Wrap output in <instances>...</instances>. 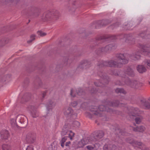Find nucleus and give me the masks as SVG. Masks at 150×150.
<instances>
[{
	"label": "nucleus",
	"instance_id": "obj_1",
	"mask_svg": "<svg viewBox=\"0 0 150 150\" xmlns=\"http://www.w3.org/2000/svg\"><path fill=\"white\" fill-rule=\"evenodd\" d=\"M141 50H138L130 55L126 54H119L116 56L117 59V62L121 67L122 64H125L128 63L129 60L128 57H129L131 59L134 60H139L141 57Z\"/></svg>",
	"mask_w": 150,
	"mask_h": 150
},
{
	"label": "nucleus",
	"instance_id": "obj_2",
	"mask_svg": "<svg viewBox=\"0 0 150 150\" xmlns=\"http://www.w3.org/2000/svg\"><path fill=\"white\" fill-rule=\"evenodd\" d=\"M127 81L124 82H119L118 83H116V84L119 85H124L125 84L129 86L134 89H139L142 86L143 84L140 82L135 80L131 81L129 78H127Z\"/></svg>",
	"mask_w": 150,
	"mask_h": 150
},
{
	"label": "nucleus",
	"instance_id": "obj_3",
	"mask_svg": "<svg viewBox=\"0 0 150 150\" xmlns=\"http://www.w3.org/2000/svg\"><path fill=\"white\" fill-rule=\"evenodd\" d=\"M115 75H119L122 77V81L124 82L127 81V78H129L127 76L133 77L135 75V73L133 69L129 67H128L124 70V73L119 72V74H115Z\"/></svg>",
	"mask_w": 150,
	"mask_h": 150
},
{
	"label": "nucleus",
	"instance_id": "obj_4",
	"mask_svg": "<svg viewBox=\"0 0 150 150\" xmlns=\"http://www.w3.org/2000/svg\"><path fill=\"white\" fill-rule=\"evenodd\" d=\"M59 15L58 11L55 13H52L50 12H47L44 13L42 16V19L44 21L55 20L57 19Z\"/></svg>",
	"mask_w": 150,
	"mask_h": 150
},
{
	"label": "nucleus",
	"instance_id": "obj_5",
	"mask_svg": "<svg viewBox=\"0 0 150 150\" xmlns=\"http://www.w3.org/2000/svg\"><path fill=\"white\" fill-rule=\"evenodd\" d=\"M91 111L92 112V114L94 115H96L98 117H101L102 116L103 111L104 110L106 111L107 112H111L112 110L108 107H105L103 105H100L99 106L98 109L97 110L91 109Z\"/></svg>",
	"mask_w": 150,
	"mask_h": 150
},
{
	"label": "nucleus",
	"instance_id": "obj_6",
	"mask_svg": "<svg viewBox=\"0 0 150 150\" xmlns=\"http://www.w3.org/2000/svg\"><path fill=\"white\" fill-rule=\"evenodd\" d=\"M104 136V133L103 131H99L94 132L92 136L88 137L91 143L99 141Z\"/></svg>",
	"mask_w": 150,
	"mask_h": 150
},
{
	"label": "nucleus",
	"instance_id": "obj_7",
	"mask_svg": "<svg viewBox=\"0 0 150 150\" xmlns=\"http://www.w3.org/2000/svg\"><path fill=\"white\" fill-rule=\"evenodd\" d=\"M126 141L130 144H132L135 148L137 147L143 150H145L146 149V145L142 142L134 141L131 138L127 139Z\"/></svg>",
	"mask_w": 150,
	"mask_h": 150
},
{
	"label": "nucleus",
	"instance_id": "obj_8",
	"mask_svg": "<svg viewBox=\"0 0 150 150\" xmlns=\"http://www.w3.org/2000/svg\"><path fill=\"white\" fill-rule=\"evenodd\" d=\"M98 66L100 67L108 66L113 67H120L117 62H116L113 60H111L108 62L102 61L100 64H98Z\"/></svg>",
	"mask_w": 150,
	"mask_h": 150
},
{
	"label": "nucleus",
	"instance_id": "obj_9",
	"mask_svg": "<svg viewBox=\"0 0 150 150\" xmlns=\"http://www.w3.org/2000/svg\"><path fill=\"white\" fill-rule=\"evenodd\" d=\"M116 46L114 44H109L106 45L105 47H103L102 48L99 49L100 52H109L110 51L113 50L116 48Z\"/></svg>",
	"mask_w": 150,
	"mask_h": 150
},
{
	"label": "nucleus",
	"instance_id": "obj_10",
	"mask_svg": "<svg viewBox=\"0 0 150 150\" xmlns=\"http://www.w3.org/2000/svg\"><path fill=\"white\" fill-rule=\"evenodd\" d=\"M28 110L30 112L33 117H36L39 116L38 111L33 106L30 105L28 107Z\"/></svg>",
	"mask_w": 150,
	"mask_h": 150
},
{
	"label": "nucleus",
	"instance_id": "obj_11",
	"mask_svg": "<svg viewBox=\"0 0 150 150\" xmlns=\"http://www.w3.org/2000/svg\"><path fill=\"white\" fill-rule=\"evenodd\" d=\"M139 47L142 50L143 53L148 54L150 57V47L147 45H144L142 44H139Z\"/></svg>",
	"mask_w": 150,
	"mask_h": 150
},
{
	"label": "nucleus",
	"instance_id": "obj_12",
	"mask_svg": "<svg viewBox=\"0 0 150 150\" xmlns=\"http://www.w3.org/2000/svg\"><path fill=\"white\" fill-rule=\"evenodd\" d=\"M56 103L53 100L49 101L47 103V108L48 111L47 114L52 113V109L55 106Z\"/></svg>",
	"mask_w": 150,
	"mask_h": 150
},
{
	"label": "nucleus",
	"instance_id": "obj_13",
	"mask_svg": "<svg viewBox=\"0 0 150 150\" xmlns=\"http://www.w3.org/2000/svg\"><path fill=\"white\" fill-rule=\"evenodd\" d=\"M89 143H91L89 137L85 138L81 140L78 143V146L79 148L83 147L85 145Z\"/></svg>",
	"mask_w": 150,
	"mask_h": 150
},
{
	"label": "nucleus",
	"instance_id": "obj_14",
	"mask_svg": "<svg viewBox=\"0 0 150 150\" xmlns=\"http://www.w3.org/2000/svg\"><path fill=\"white\" fill-rule=\"evenodd\" d=\"M35 140V137L31 133L28 134L26 137V140L29 143H33Z\"/></svg>",
	"mask_w": 150,
	"mask_h": 150
},
{
	"label": "nucleus",
	"instance_id": "obj_15",
	"mask_svg": "<svg viewBox=\"0 0 150 150\" xmlns=\"http://www.w3.org/2000/svg\"><path fill=\"white\" fill-rule=\"evenodd\" d=\"M26 117L24 115H18L16 118V120L21 124L26 123Z\"/></svg>",
	"mask_w": 150,
	"mask_h": 150
},
{
	"label": "nucleus",
	"instance_id": "obj_16",
	"mask_svg": "<svg viewBox=\"0 0 150 150\" xmlns=\"http://www.w3.org/2000/svg\"><path fill=\"white\" fill-rule=\"evenodd\" d=\"M66 134L68 135L70 139L72 140V138L74 136V134L71 131H69L66 132V130L63 129L61 132V135L62 136H64Z\"/></svg>",
	"mask_w": 150,
	"mask_h": 150
},
{
	"label": "nucleus",
	"instance_id": "obj_17",
	"mask_svg": "<svg viewBox=\"0 0 150 150\" xmlns=\"http://www.w3.org/2000/svg\"><path fill=\"white\" fill-rule=\"evenodd\" d=\"M142 105L146 109L150 110V103L146 100L143 99L141 101Z\"/></svg>",
	"mask_w": 150,
	"mask_h": 150
},
{
	"label": "nucleus",
	"instance_id": "obj_18",
	"mask_svg": "<svg viewBox=\"0 0 150 150\" xmlns=\"http://www.w3.org/2000/svg\"><path fill=\"white\" fill-rule=\"evenodd\" d=\"M0 134L1 138L3 139H6L9 136L8 131L6 130L1 131Z\"/></svg>",
	"mask_w": 150,
	"mask_h": 150
},
{
	"label": "nucleus",
	"instance_id": "obj_19",
	"mask_svg": "<svg viewBox=\"0 0 150 150\" xmlns=\"http://www.w3.org/2000/svg\"><path fill=\"white\" fill-rule=\"evenodd\" d=\"M131 110V111L129 113L130 116H135L139 114V110L138 108H132Z\"/></svg>",
	"mask_w": 150,
	"mask_h": 150
},
{
	"label": "nucleus",
	"instance_id": "obj_20",
	"mask_svg": "<svg viewBox=\"0 0 150 150\" xmlns=\"http://www.w3.org/2000/svg\"><path fill=\"white\" fill-rule=\"evenodd\" d=\"M73 112V110L70 107L66 108L64 110V114L66 116L71 115L72 114Z\"/></svg>",
	"mask_w": 150,
	"mask_h": 150
},
{
	"label": "nucleus",
	"instance_id": "obj_21",
	"mask_svg": "<svg viewBox=\"0 0 150 150\" xmlns=\"http://www.w3.org/2000/svg\"><path fill=\"white\" fill-rule=\"evenodd\" d=\"M108 105L113 107L120 106V104L118 101L114 100L112 101H109L107 102Z\"/></svg>",
	"mask_w": 150,
	"mask_h": 150
},
{
	"label": "nucleus",
	"instance_id": "obj_22",
	"mask_svg": "<svg viewBox=\"0 0 150 150\" xmlns=\"http://www.w3.org/2000/svg\"><path fill=\"white\" fill-rule=\"evenodd\" d=\"M145 129V128L143 126H140L136 128H133V130L135 132H143Z\"/></svg>",
	"mask_w": 150,
	"mask_h": 150
},
{
	"label": "nucleus",
	"instance_id": "obj_23",
	"mask_svg": "<svg viewBox=\"0 0 150 150\" xmlns=\"http://www.w3.org/2000/svg\"><path fill=\"white\" fill-rule=\"evenodd\" d=\"M137 69L138 71L140 73H143L146 71L145 67L143 65H139L137 67Z\"/></svg>",
	"mask_w": 150,
	"mask_h": 150
},
{
	"label": "nucleus",
	"instance_id": "obj_24",
	"mask_svg": "<svg viewBox=\"0 0 150 150\" xmlns=\"http://www.w3.org/2000/svg\"><path fill=\"white\" fill-rule=\"evenodd\" d=\"M115 91L117 93H120L125 94L126 93V91L122 88H117Z\"/></svg>",
	"mask_w": 150,
	"mask_h": 150
},
{
	"label": "nucleus",
	"instance_id": "obj_25",
	"mask_svg": "<svg viewBox=\"0 0 150 150\" xmlns=\"http://www.w3.org/2000/svg\"><path fill=\"white\" fill-rule=\"evenodd\" d=\"M81 104V102L79 101L78 102L77 101H74L71 102V105L73 107H74L77 105H80Z\"/></svg>",
	"mask_w": 150,
	"mask_h": 150
},
{
	"label": "nucleus",
	"instance_id": "obj_26",
	"mask_svg": "<svg viewBox=\"0 0 150 150\" xmlns=\"http://www.w3.org/2000/svg\"><path fill=\"white\" fill-rule=\"evenodd\" d=\"M87 64V61H83L81 62L78 67L81 68H83L84 66H86Z\"/></svg>",
	"mask_w": 150,
	"mask_h": 150
},
{
	"label": "nucleus",
	"instance_id": "obj_27",
	"mask_svg": "<svg viewBox=\"0 0 150 150\" xmlns=\"http://www.w3.org/2000/svg\"><path fill=\"white\" fill-rule=\"evenodd\" d=\"M3 150H11V147L9 145L4 144L2 146Z\"/></svg>",
	"mask_w": 150,
	"mask_h": 150
},
{
	"label": "nucleus",
	"instance_id": "obj_28",
	"mask_svg": "<svg viewBox=\"0 0 150 150\" xmlns=\"http://www.w3.org/2000/svg\"><path fill=\"white\" fill-rule=\"evenodd\" d=\"M130 36L131 35H121L120 37L121 38L123 37L124 38H125V41L126 42H128V41L130 39Z\"/></svg>",
	"mask_w": 150,
	"mask_h": 150
},
{
	"label": "nucleus",
	"instance_id": "obj_29",
	"mask_svg": "<svg viewBox=\"0 0 150 150\" xmlns=\"http://www.w3.org/2000/svg\"><path fill=\"white\" fill-rule=\"evenodd\" d=\"M132 23L131 22H129V23H127V24H125L123 26V28L125 30H129V28L132 27Z\"/></svg>",
	"mask_w": 150,
	"mask_h": 150
},
{
	"label": "nucleus",
	"instance_id": "obj_30",
	"mask_svg": "<svg viewBox=\"0 0 150 150\" xmlns=\"http://www.w3.org/2000/svg\"><path fill=\"white\" fill-rule=\"evenodd\" d=\"M16 119L15 120V119H12L10 121V123L11 125V126L12 127H17V125L16 123Z\"/></svg>",
	"mask_w": 150,
	"mask_h": 150
},
{
	"label": "nucleus",
	"instance_id": "obj_31",
	"mask_svg": "<svg viewBox=\"0 0 150 150\" xmlns=\"http://www.w3.org/2000/svg\"><path fill=\"white\" fill-rule=\"evenodd\" d=\"M28 94L26 93L22 97H19V99L21 98V100L20 101V102H23V101H27V100H26V98H28Z\"/></svg>",
	"mask_w": 150,
	"mask_h": 150
},
{
	"label": "nucleus",
	"instance_id": "obj_32",
	"mask_svg": "<svg viewBox=\"0 0 150 150\" xmlns=\"http://www.w3.org/2000/svg\"><path fill=\"white\" fill-rule=\"evenodd\" d=\"M143 118L142 117H137L135 119V122L137 124H139L141 122Z\"/></svg>",
	"mask_w": 150,
	"mask_h": 150
},
{
	"label": "nucleus",
	"instance_id": "obj_33",
	"mask_svg": "<svg viewBox=\"0 0 150 150\" xmlns=\"http://www.w3.org/2000/svg\"><path fill=\"white\" fill-rule=\"evenodd\" d=\"M67 139V137H64L62 138L61 141V145L62 147H63L64 146V143L66 141Z\"/></svg>",
	"mask_w": 150,
	"mask_h": 150
},
{
	"label": "nucleus",
	"instance_id": "obj_34",
	"mask_svg": "<svg viewBox=\"0 0 150 150\" xmlns=\"http://www.w3.org/2000/svg\"><path fill=\"white\" fill-rule=\"evenodd\" d=\"M110 38L111 39H115V36H109L108 37H100L98 39V40H103V38L106 39L107 38Z\"/></svg>",
	"mask_w": 150,
	"mask_h": 150
},
{
	"label": "nucleus",
	"instance_id": "obj_35",
	"mask_svg": "<svg viewBox=\"0 0 150 150\" xmlns=\"http://www.w3.org/2000/svg\"><path fill=\"white\" fill-rule=\"evenodd\" d=\"M76 91L75 90L71 89V91L70 95L71 96L74 97L76 96L75 93Z\"/></svg>",
	"mask_w": 150,
	"mask_h": 150
},
{
	"label": "nucleus",
	"instance_id": "obj_36",
	"mask_svg": "<svg viewBox=\"0 0 150 150\" xmlns=\"http://www.w3.org/2000/svg\"><path fill=\"white\" fill-rule=\"evenodd\" d=\"M73 124L74 127H78L80 126V123L77 121H74V122Z\"/></svg>",
	"mask_w": 150,
	"mask_h": 150
},
{
	"label": "nucleus",
	"instance_id": "obj_37",
	"mask_svg": "<svg viewBox=\"0 0 150 150\" xmlns=\"http://www.w3.org/2000/svg\"><path fill=\"white\" fill-rule=\"evenodd\" d=\"M37 33L38 35H40L41 36H44L46 35V33L43 32L42 31H38Z\"/></svg>",
	"mask_w": 150,
	"mask_h": 150
},
{
	"label": "nucleus",
	"instance_id": "obj_38",
	"mask_svg": "<svg viewBox=\"0 0 150 150\" xmlns=\"http://www.w3.org/2000/svg\"><path fill=\"white\" fill-rule=\"evenodd\" d=\"M94 148V150H96L100 147V145L98 143H96L93 145Z\"/></svg>",
	"mask_w": 150,
	"mask_h": 150
},
{
	"label": "nucleus",
	"instance_id": "obj_39",
	"mask_svg": "<svg viewBox=\"0 0 150 150\" xmlns=\"http://www.w3.org/2000/svg\"><path fill=\"white\" fill-rule=\"evenodd\" d=\"M86 147L88 150H94V148L93 145V146L88 145L86 146Z\"/></svg>",
	"mask_w": 150,
	"mask_h": 150
},
{
	"label": "nucleus",
	"instance_id": "obj_40",
	"mask_svg": "<svg viewBox=\"0 0 150 150\" xmlns=\"http://www.w3.org/2000/svg\"><path fill=\"white\" fill-rule=\"evenodd\" d=\"M101 78H103V81H105L106 82V83L107 84L108 83V82L109 81H108V79H107L108 77H107L106 76L104 77V76H103V75H102V76H100Z\"/></svg>",
	"mask_w": 150,
	"mask_h": 150
},
{
	"label": "nucleus",
	"instance_id": "obj_41",
	"mask_svg": "<svg viewBox=\"0 0 150 150\" xmlns=\"http://www.w3.org/2000/svg\"><path fill=\"white\" fill-rule=\"evenodd\" d=\"M98 81L97 82H95L94 83V84L96 86H101V87H103V84L101 83H100L98 82V83L97 84V83L98 82Z\"/></svg>",
	"mask_w": 150,
	"mask_h": 150
},
{
	"label": "nucleus",
	"instance_id": "obj_42",
	"mask_svg": "<svg viewBox=\"0 0 150 150\" xmlns=\"http://www.w3.org/2000/svg\"><path fill=\"white\" fill-rule=\"evenodd\" d=\"M6 44V43L4 42V41H0V47H2Z\"/></svg>",
	"mask_w": 150,
	"mask_h": 150
},
{
	"label": "nucleus",
	"instance_id": "obj_43",
	"mask_svg": "<svg viewBox=\"0 0 150 150\" xmlns=\"http://www.w3.org/2000/svg\"><path fill=\"white\" fill-rule=\"evenodd\" d=\"M6 81L4 79V77L0 78V84H2L4 81Z\"/></svg>",
	"mask_w": 150,
	"mask_h": 150
},
{
	"label": "nucleus",
	"instance_id": "obj_44",
	"mask_svg": "<svg viewBox=\"0 0 150 150\" xmlns=\"http://www.w3.org/2000/svg\"><path fill=\"white\" fill-rule=\"evenodd\" d=\"M111 150H116L117 147L116 146L114 145H112V146L111 147Z\"/></svg>",
	"mask_w": 150,
	"mask_h": 150
},
{
	"label": "nucleus",
	"instance_id": "obj_45",
	"mask_svg": "<svg viewBox=\"0 0 150 150\" xmlns=\"http://www.w3.org/2000/svg\"><path fill=\"white\" fill-rule=\"evenodd\" d=\"M14 0H5L4 4H6L9 3L13 2Z\"/></svg>",
	"mask_w": 150,
	"mask_h": 150
},
{
	"label": "nucleus",
	"instance_id": "obj_46",
	"mask_svg": "<svg viewBox=\"0 0 150 150\" xmlns=\"http://www.w3.org/2000/svg\"><path fill=\"white\" fill-rule=\"evenodd\" d=\"M26 150H33V149L32 146H28L26 148Z\"/></svg>",
	"mask_w": 150,
	"mask_h": 150
},
{
	"label": "nucleus",
	"instance_id": "obj_47",
	"mask_svg": "<svg viewBox=\"0 0 150 150\" xmlns=\"http://www.w3.org/2000/svg\"><path fill=\"white\" fill-rule=\"evenodd\" d=\"M80 90H78V91H77V93L79 95H81V92H82V90L81 89H79Z\"/></svg>",
	"mask_w": 150,
	"mask_h": 150
},
{
	"label": "nucleus",
	"instance_id": "obj_48",
	"mask_svg": "<svg viewBox=\"0 0 150 150\" xmlns=\"http://www.w3.org/2000/svg\"><path fill=\"white\" fill-rule=\"evenodd\" d=\"M146 64L148 66L150 67V60H146Z\"/></svg>",
	"mask_w": 150,
	"mask_h": 150
},
{
	"label": "nucleus",
	"instance_id": "obj_49",
	"mask_svg": "<svg viewBox=\"0 0 150 150\" xmlns=\"http://www.w3.org/2000/svg\"><path fill=\"white\" fill-rule=\"evenodd\" d=\"M30 39H32V40H34L35 39V35H32L30 37Z\"/></svg>",
	"mask_w": 150,
	"mask_h": 150
},
{
	"label": "nucleus",
	"instance_id": "obj_50",
	"mask_svg": "<svg viewBox=\"0 0 150 150\" xmlns=\"http://www.w3.org/2000/svg\"><path fill=\"white\" fill-rule=\"evenodd\" d=\"M108 146L105 145L103 147V150H107L108 149Z\"/></svg>",
	"mask_w": 150,
	"mask_h": 150
},
{
	"label": "nucleus",
	"instance_id": "obj_51",
	"mask_svg": "<svg viewBox=\"0 0 150 150\" xmlns=\"http://www.w3.org/2000/svg\"><path fill=\"white\" fill-rule=\"evenodd\" d=\"M71 144V142H68L66 143V144L65 146H69V145Z\"/></svg>",
	"mask_w": 150,
	"mask_h": 150
},
{
	"label": "nucleus",
	"instance_id": "obj_52",
	"mask_svg": "<svg viewBox=\"0 0 150 150\" xmlns=\"http://www.w3.org/2000/svg\"><path fill=\"white\" fill-rule=\"evenodd\" d=\"M46 91H44V92H43V93H42V97L43 98H44V97L46 95Z\"/></svg>",
	"mask_w": 150,
	"mask_h": 150
},
{
	"label": "nucleus",
	"instance_id": "obj_53",
	"mask_svg": "<svg viewBox=\"0 0 150 150\" xmlns=\"http://www.w3.org/2000/svg\"><path fill=\"white\" fill-rule=\"evenodd\" d=\"M33 41V40H32V39H30V40H28L27 41V42L28 43H30L31 42Z\"/></svg>",
	"mask_w": 150,
	"mask_h": 150
},
{
	"label": "nucleus",
	"instance_id": "obj_54",
	"mask_svg": "<svg viewBox=\"0 0 150 150\" xmlns=\"http://www.w3.org/2000/svg\"><path fill=\"white\" fill-rule=\"evenodd\" d=\"M91 93H95L96 92V90H94V91H92V90H91Z\"/></svg>",
	"mask_w": 150,
	"mask_h": 150
},
{
	"label": "nucleus",
	"instance_id": "obj_55",
	"mask_svg": "<svg viewBox=\"0 0 150 150\" xmlns=\"http://www.w3.org/2000/svg\"><path fill=\"white\" fill-rule=\"evenodd\" d=\"M148 100L150 101V97L149 98Z\"/></svg>",
	"mask_w": 150,
	"mask_h": 150
},
{
	"label": "nucleus",
	"instance_id": "obj_56",
	"mask_svg": "<svg viewBox=\"0 0 150 150\" xmlns=\"http://www.w3.org/2000/svg\"><path fill=\"white\" fill-rule=\"evenodd\" d=\"M93 109H95V108H93Z\"/></svg>",
	"mask_w": 150,
	"mask_h": 150
},
{
	"label": "nucleus",
	"instance_id": "obj_57",
	"mask_svg": "<svg viewBox=\"0 0 150 150\" xmlns=\"http://www.w3.org/2000/svg\"><path fill=\"white\" fill-rule=\"evenodd\" d=\"M141 35V36L142 37V35Z\"/></svg>",
	"mask_w": 150,
	"mask_h": 150
},
{
	"label": "nucleus",
	"instance_id": "obj_58",
	"mask_svg": "<svg viewBox=\"0 0 150 150\" xmlns=\"http://www.w3.org/2000/svg\"><path fill=\"white\" fill-rule=\"evenodd\" d=\"M149 84H150V82H149Z\"/></svg>",
	"mask_w": 150,
	"mask_h": 150
},
{
	"label": "nucleus",
	"instance_id": "obj_59",
	"mask_svg": "<svg viewBox=\"0 0 150 150\" xmlns=\"http://www.w3.org/2000/svg\"><path fill=\"white\" fill-rule=\"evenodd\" d=\"M149 121H150V120H149Z\"/></svg>",
	"mask_w": 150,
	"mask_h": 150
}]
</instances>
